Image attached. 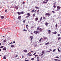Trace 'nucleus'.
Returning <instances> with one entry per match:
<instances>
[{
	"mask_svg": "<svg viewBox=\"0 0 61 61\" xmlns=\"http://www.w3.org/2000/svg\"><path fill=\"white\" fill-rule=\"evenodd\" d=\"M27 15H27V16H26V18H28V17L30 16V13H28L27 14Z\"/></svg>",
	"mask_w": 61,
	"mask_h": 61,
	"instance_id": "f257e3e1",
	"label": "nucleus"
},
{
	"mask_svg": "<svg viewBox=\"0 0 61 61\" xmlns=\"http://www.w3.org/2000/svg\"><path fill=\"white\" fill-rule=\"evenodd\" d=\"M42 17H41L40 18V20H38V23H39L40 22H41V21H42Z\"/></svg>",
	"mask_w": 61,
	"mask_h": 61,
	"instance_id": "f03ea898",
	"label": "nucleus"
},
{
	"mask_svg": "<svg viewBox=\"0 0 61 61\" xmlns=\"http://www.w3.org/2000/svg\"><path fill=\"white\" fill-rule=\"evenodd\" d=\"M51 15V14L50 13H46L45 14L46 15H48V17H49Z\"/></svg>",
	"mask_w": 61,
	"mask_h": 61,
	"instance_id": "7ed1b4c3",
	"label": "nucleus"
},
{
	"mask_svg": "<svg viewBox=\"0 0 61 61\" xmlns=\"http://www.w3.org/2000/svg\"><path fill=\"white\" fill-rule=\"evenodd\" d=\"M38 20V18L37 17H36L35 19V20L36 21H37Z\"/></svg>",
	"mask_w": 61,
	"mask_h": 61,
	"instance_id": "20e7f679",
	"label": "nucleus"
},
{
	"mask_svg": "<svg viewBox=\"0 0 61 61\" xmlns=\"http://www.w3.org/2000/svg\"><path fill=\"white\" fill-rule=\"evenodd\" d=\"M17 13L18 14V15H21V12H17Z\"/></svg>",
	"mask_w": 61,
	"mask_h": 61,
	"instance_id": "39448f33",
	"label": "nucleus"
},
{
	"mask_svg": "<svg viewBox=\"0 0 61 61\" xmlns=\"http://www.w3.org/2000/svg\"><path fill=\"white\" fill-rule=\"evenodd\" d=\"M33 36H30V38H31V41H32V40L33 39Z\"/></svg>",
	"mask_w": 61,
	"mask_h": 61,
	"instance_id": "423d86ee",
	"label": "nucleus"
},
{
	"mask_svg": "<svg viewBox=\"0 0 61 61\" xmlns=\"http://www.w3.org/2000/svg\"><path fill=\"white\" fill-rule=\"evenodd\" d=\"M57 9H59L61 8V7L59 6H58L57 7Z\"/></svg>",
	"mask_w": 61,
	"mask_h": 61,
	"instance_id": "0eeeda50",
	"label": "nucleus"
},
{
	"mask_svg": "<svg viewBox=\"0 0 61 61\" xmlns=\"http://www.w3.org/2000/svg\"><path fill=\"white\" fill-rule=\"evenodd\" d=\"M21 17L20 16H18V18L17 19H21Z\"/></svg>",
	"mask_w": 61,
	"mask_h": 61,
	"instance_id": "6e6552de",
	"label": "nucleus"
},
{
	"mask_svg": "<svg viewBox=\"0 0 61 61\" xmlns=\"http://www.w3.org/2000/svg\"><path fill=\"white\" fill-rule=\"evenodd\" d=\"M15 8H16V9H18V6H16L15 7Z\"/></svg>",
	"mask_w": 61,
	"mask_h": 61,
	"instance_id": "1a4fd4ad",
	"label": "nucleus"
},
{
	"mask_svg": "<svg viewBox=\"0 0 61 61\" xmlns=\"http://www.w3.org/2000/svg\"><path fill=\"white\" fill-rule=\"evenodd\" d=\"M43 30V29L41 28H40L39 29V30L40 31H42Z\"/></svg>",
	"mask_w": 61,
	"mask_h": 61,
	"instance_id": "9d476101",
	"label": "nucleus"
},
{
	"mask_svg": "<svg viewBox=\"0 0 61 61\" xmlns=\"http://www.w3.org/2000/svg\"><path fill=\"white\" fill-rule=\"evenodd\" d=\"M3 50H5V51H6V49L5 47L3 48Z\"/></svg>",
	"mask_w": 61,
	"mask_h": 61,
	"instance_id": "9b49d317",
	"label": "nucleus"
},
{
	"mask_svg": "<svg viewBox=\"0 0 61 61\" xmlns=\"http://www.w3.org/2000/svg\"><path fill=\"white\" fill-rule=\"evenodd\" d=\"M57 33V32H56V31H55V32H54L53 33V34H56Z\"/></svg>",
	"mask_w": 61,
	"mask_h": 61,
	"instance_id": "f8f14e48",
	"label": "nucleus"
},
{
	"mask_svg": "<svg viewBox=\"0 0 61 61\" xmlns=\"http://www.w3.org/2000/svg\"><path fill=\"white\" fill-rule=\"evenodd\" d=\"M50 43L49 42H47L45 44V45H49Z\"/></svg>",
	"mask_w": 61,
	"mask_h": 61,
	"instance_id": "ddd939ff",
	"label": "nucleus"
},
{
	"mask_svg": "<svg viewBox=\"0 0 61 61\" xmlns=\"http://www.w3.org/2000/svg\"><path fill=\"white\" fill-rule=\"evenodd\" d=\"M27 50H23V51L24 52H25H25H27Z\"/></svg>",
	"mask_w": 61,
	"mask_h": 61,
	"instance_id": "4468645a",
	"label": "nucleus"
},
{
	"mask_svg": "<svg viewBox=\"0 0 61 61\" xmlns=\"http://www.w3.org/2000/svg\"><path fill=\"white\" fill-rule=\"evenodd\" d=\"M6 58V56H4L3 59H5Z\"/></svg>",
	"mask_w": 61,
	"mask_h": 61,
	"instance_id": "2eb2a0df",
	"label": "nucleus"
},
{
	"mask_svg": "<svg viewBox=\"0 0 61 61\" xmlns=\"http://www.w3.org/2000/svg\"><path fill=\"white\" fill-rule=\"evenodd\" d=\"M38 33H39V31H36V32L35 34H38Z\"/></svg>",
	"mask_w": 61,
	"mask_h": 61,
	"instance_id": "dca6fc26",
	"label": "nucleus"
},
{
	"mask_svg": "<svg viewBox=\"0 0 61 61\" xmlns=\"http://www.w3.org/2000/svg\"><path fill=\"white\" fill-rule=\"evenodd\" d=\"M57 25H58L57 24H56L55 25V27H56V29L57 28Z\"/></svg>",
	"mask_w": 61,
	"mask_h": 61,
	"instance_id": "f3484780",
	"label": "nucleus"
},
{
	"mask_svg": "<svg viewBox=\"0 0 61 61\" xmlns=\"http://www.w3.org/2000/svg\"><path fill=\"white\" fill-rule=\"evenodd\" d=\"M7 40L6 39L3 42L4 43H5V42H6Z\"/></svg>",
	"mask_w": 61,
	"mask_h": 61,
	"instance_id": "a211bd4d",
	"label": "nucleus"
},
{
	"mask_svg": "<svg viewBox=\"0 0 61 61\" xmlns=\"http://www.w3.org/2000/svg\"><path fill=\"white\" fill-rule=\"evenodd\" d=\"M42 18L43 19H45H45H46V17H45V16H43L42 17Z\"/></svg>",
	"mask_w": 61,
	"mask_h": 61,
	"instance_id": "6ab92c4d",
	"label": "nucleus"
},
{
	"mask_svg": "<svg viewBox=\"0 0 61 61\" xmlns=\"http://www.w3.org/2000/svg\"><path fill=\"white\" fill-rule=\"evenodd\" d=\"M47 38V37H43V39H45V40H46V39Z\"/></svg>",
	"mask_w": 61,
	"mask_h": 61,
	"instance_id": "aec40b11",
	"label": "nucleus"
},
{
	"mask_svg": "<svg viewBox=\"0 0 61 61\" xmlns=\"http://www.w3.org/2000/svg\"><path fill=\"white\" fill-rule=\"evenodd\" d=\"M14 46H14V45H11V47L13 48V47H14Z\"/></svg>",
	"mask_w": 61,
	"mask_h": 61,
	"instance_id": "412c9836",
	"label": "nucleus"
},
{
	"mask_svg": "<svg viewBox=\"0 0 61 61\" xmlns=\"http://www.w3.org/2000/svg\"><path fill=\"white\" fill-rule=\"evenodd\" d=\"M1 18H2V19H3V18H4V17H5L3 16H1Z\"/></svg>",
	"mask_w": 61,
	"mask_h": 61,
	"instance_id": "4be33fe9",
	"label": "nucleus"
},
{
	"mask_svg": "<svg viewBox=\"0 0 61 61\" xmlns=\"http://www.w3.org/2000/svg\"><path fill=\"white\" fill-rule=\"evenodd\" d=\"M34 59H35V58H33L31 59V60H32V61L34 60Z\"/></svg>",
	"mask_w": 61,
	"mask_h": 61,
	"instance_id": "5701e85b",
	"label": "nucleus"
},
{
	"mask_svg": "<svg viewBox=\"0 0 61 61\" xmlns=\"http://www.w3.org/2000/svg\"><path fill=\"white\" fill-rule=\"evenodd\" d=\"M48 34H50V33H51V31L50 30H48Z\"/></svg>",
	"mask_w": 61,
	"mask_h": 61,
	"instance_id": "b1692460",
	"label": "nucleus"
},
{
	"mask_svg": "<svg viewBox=\"0 0 61 61\" xmlns=\"http://www.w3.org/2000/svg\"><path fill=\"white\" fill-rule=\"evenodd\" d=\"M35 8H36V9H39V7L36 6Z\"/></svg>",
	"mask_w": 61,
	"mask_h": 61,
	"instance_id": "393cba45",
	"label": "nucleus"
},
{
	"mask_svg": "<svg viewBox=\"0 0 61 61\" xmlns=\"http://www.w3.org/2000/svg\"><path fill=\"white\" fill-rule=\"evenodd\" d=\"M36 46H37V44H36L34 45V47H36Z\"/></svg>",
	"mask_w": 61,
	"mask_h": 61,
	"instance_id": "a878e982",
	"label": "nucleus"
},
{
	"mask_svg": "<svg viewBox=\"0 0 61 61\" xmlns=\"http://www.w3.org/2000/svg\"><path fill=\"white\" fill-rule=\"evenodd\" d=\"M43 3L44 4H45V3H46V4L47 3V2H45V1H43Z\"/></svg>",
	"mask_w": 61,
	"mask_h": 61,
	"instance_id": "bb28decb",
	"label": "nucleus"
},
{
	"mask_svg": "<svg viewBox=\"0 0 61 61\" xmlns=\"http://www.w3.org/2000/svg\"><path fill=\"white\" fill-rule=\"evenodd\" d=\"M53 7L55 9L56 8V5H53Z\"/></svg>",
	"mask_w": 61,
	"mask_h": 61,
	"instance_id": "cd10ccee",
	"label": "nucleus"
},
{
	"mask_svg": "<svg viewBox=\"0 0 61 61\" xmlns=\"http://www.w3.org/2000/svg\"><path fill=\"white\" fill-rule=\"evenodd\" d=\"M31 54V53L29 52L27 54V55H30V54Z\"/></svg>",
	"mask_w": 61,
	"mask_h": 61,
	"instance_id": "c85d7f7f",
	"label": "nucleus"
},
{
	"mask_svg": "<svg viewBox=\"0 0 61 61\" xmlns=\"http://www.w3.org/2000/svg\"><path fill=\"white\" fill-rule=\"evenodd\" d=\"M22 30L24 31H25V32H26V31H27V30H25V29L23 30Z\"/></svg>",
	"mask_w": 61,
	"mask_h": 61,
	"instance_id": "c756f323",
	"label": "nucleus"
},
{
	"mask_svg": "<svg viewBox=\"0 0 61 61\" xmlns=\"http://www.w3.org/2000/svg\"><path fill=\"white\" fill-rule=\"evenodd\" d=\"M50 51H46V53H50Z\"/></svg>",
	"mask_w": 61,
	"mask_h": 61,
	"instance_id": "7c9ffc66",
	"label": "nucleus"
},
{
	"mask_svg": "<svg viewBox=\"0 0 61 61\" xmlns=\"http://www.w3.org/2000/svg\"><path fill=\"white\" fill-rule=\"evenodd\" d=\"M33 17H34L35 16V14H33Z\"/></svg>",
	"mask_w": 61,
	"mask_h": 61,
	"instance_id": "2f4dec72",
	"label": "nucleus"
},
{
	"mask_svg": "<svg viewBox=\"0 0 61 61\" xmlns=\"http://www.w3.org/2000/svg\"><path fill=\"white\" fill-rule=\"evenodd\" d=\"M61 39V38L60 37H59L58 38V40H59Z\"/></svg>",
	"mask_w": 61,
	"mask_h": 61,
	"instance_id": "473e14b6",
	"label": "nucleus"
},
{
	"mask_svg": "<svg viewBox=\"0 0 61 61\" xmlns=\"http://www.w3.org/2000/svg\"><path fill=\"white\" fill-rule=\"evenodd\" d=\"M45 1H46V2H48V0H44Z\"/></svg>",
	"mask_w": 61,
	"mask_h": 61,
	"instance_id": "72a5a7b5",
	"label": "nucleus"
},
{
	"mask_svg": "<svg viewBox=\"0 0 61 61\" xmlns=\"http://www.w3.org/2000/svg\"><path fill=\"white\" fill-rule=\"evenodd\" d=\"M42 38H41L40 39V40H39L40 42H41V41H42Z\"/></svg>",
	"mask_w": 61,
	"mask_h": 61,
	"instance_id": "f704fd0d",
	"label": "nucleus"
},
{
	"mask_svg": "<svg viewBox=\"0 0 61 61\" xmlns=\"http://www.w3.org/2000/svg\"><path fill=\"white\" fill-rule=\"evenodd\" d=\"M58 52H61V51L59 50V49H58Z\"/></svg>",
	"mask_w": 61,
	"mask_h": 61,
	"instance_id": "c9c22d12",
	"label": "nucleus"
},
{
	"mask_svg": "<svg viewBox=\"0 0 61 61\" xmlns=\"http://www.w3.org/2000/svg\"><path fill=\"white\" fill-rule=\"evenodd\" d=\"M45 25L46 26H47V25H48V23H46L45 24Z\"/></svg>",
	"mask_w": 61,
	"mask_h": 61,
	"instance_id": "e433bc0d",
	"label": "nucleus"
},
{
	"mask_svg": "<svg viewBox=\"0 0 61 61\" xmlns=\"http://www.w3.org/2000/svg\"><path fill=\"white\" fill-rule=\"evenodd\" d=\"M36 52H35V53L33 54L32 55V56H34V55H36Z\"/></svg>",
	"mask_w": 61,
	"mask_h": 61,
	"instance_id": "4c0bfd02",
	"label": "nucleus"
},
{
	"mask_svg": "<svg viewBox=\"0 0 61 61\" xmlns=\"http://www.w3.org/2000/svg\"><path fill=\"white\" fill-rule=\"evenodd\" d=\"M34 10H32V11H31V12L32 13H34Z\"/></svg>",
	"mask_w": 61,
	"mask_h": 61,
	"instance_id": "58836bf2",
	"label": "nucleus"
},
{
	"mask_svg": "<svg viewBox=\"0 0 61 61\" xmlns=\"http://www.w3.org/2000/svg\"><path fill=\"white\" fill-rule=\"evenodd\" d=\"M54 60H55V61H56V60H58V59H54Z\"/></svg>",
	"mask_w": 61,
	"mask_h": 61,
	"instance_id": "ea45409f",
	"label": "nucleus"
},
{
	"mask_svg": "<svg viewBox=\"0 0 61 61\" xmlns=\"http://www.w3.org/2000/svg\"><path fill=\"white\" fill-rule=\"evenodd\" d=\"M54 5H56V3H53Z\"/></svg>",
	"mask_w": 61,
	"mask_h": 61,
	"instance_id": "a19ab883",
	"label": "nucleus"
},
{
	"mask_svg": "<svg viewBox=\"0 0 61 61\" xmlns=\"http://www.w3.org/2000/svg\"><path fill=\"white\" fill-rule=\"evenodd\" d=\"M55 57L56 58H59V57L57 56Z\"/></svg>",
	"mask_w": 61,
	"mask_h": 61,
	"instance_id": "79ce46f5",
	"label": "nucleus"
},
{
	"mask_svg": "<svg viewBox=\"0 0 61 61\" xmlns=\"http://www.w3.org/2000/svg\"><path fill=\"white\" fill-rule=\"evenodd\" d=\"M3 47H4V46H1L0 47V48H3Z\"/></svg>",
	"mask_w": 61,
	"mask_h": 61,
	"instance_id": "37998d69",
	"label": "nucleus"
},
{
	"mask_svg": "<svg viewBox=\"0 0 61 61\" xmlns=\"http://www.w3.org/2000/svg\"><path fill=\"white\" fill-rule=\"evenodd\" d=\"M24 14V12L23 11H22L21 12V14Z\"/></svg>",
	"mask_w": 61,
	"mask_h": 61,
	"instance_id": "c03bdc74",
	"label": "nucleus"
},
{
	"mask_svg": "<svg viewBox=\"0 0 61 61\" xmlns=\"http://www.w3.org/2000/svg\"><path fill=\"white\" fill-rule=\"evenodd\" d=\"M52 13H53V14H55V12H54V11H52Z\"/></svg>",
	"mask_w": 61,
	"mask_h": 61,
	"instance_id": "a18cd8bd",
	"label": "nucleus"
},
{
	"mask_svg": "<svg viewBox=\"0 0 61 61\" xmlns=\"http://www.w3.org/2000/svg\"><path fill=\"white\" fill-rule=\"evenodd\" d=\"M37 30H39V27H38L37 28Z\"/></svg>",
	"mask_w": 61,
	"mask_h": 61,
	"instance_id": "49530a36",
	"label": "nucleus"
},
{
	"mask_svg": "<svg viewBox=\"0 0 61 61\" xmlns=\"http://www.w3.org/2000/svg\"><path fill=\"white\" fill-rule=\"evenodd\" d=\"M56 49H55L54 50H53V52H55V51H56Z\"/></svg>",
	"mask_w": 61,
	"mask_h": 61,
	"instance_id": "de8ad7c7",
	"label": "nucleus"
},
{
	"mask_svg": "<svg viewBox=\"0 0 61 61\" xmlns=\"http://www.w3.org/2000/svg\"><path fill=\"white\" fill-rule=\"evenodd\" d=\"M38 56V55H35V57H36V56Z\"/></svg>",
	"mask_w": 61,
	"mask_h": 61,
	"instance_id": "09e8293b",
	"label": "nucleus"
},
{
	"mask_svg": "<svg viewBox=\"0 0 61 61\" xmlns=\"http://www.w3.org/2000/svg\"><path fill=\"white\" fill-rule=\"evenodd\" d=\"M49 50L50 51H52V50L51 49H50Z\"/></svg>",
	"mask_w": 61,
	"mask_h": 61,
	"instance_id": "8fccbe9b",
	"label": "nucleus"
},
{
	"mask_svg": "<svg viewBox=\"0 0 61 61\" xmlns=\"http://www.w3.org/2000/svg\"><path fill=\"white\" fill-rule=\"evenodd\" d=\"M45 52V51H42L41 53H44Z\"/></svg>",
	"mask_w": 61,
	"mask_h": 61,
	"instance_id": "3c124183",
	"label": "nucleus"
},
{
	"mask_svg": "<svg viewBox=\"0 0 61 61\" xmlns=\"http://www.w3.org/2000/svg\"><path fill=\"white\" fill-rule=\"evenodd\" d=\"M36 30H35V31H34V34H35V33H36Z\"/></svg>",
	"mask_w": 61,
	"mask_h": 61,
	"instance_id": "603ef678",
	"label": "nucleus"
},
{
	"mask_svg": "<svg viewBox=\"0 0 61 61\" xmlns=\"http://www.w3.org/2000/svg\"><path fill=\"white\" fill-rule=\"evenodd\" d=\"M22 4H25V2L24 1H23Z\"/></svg>",
	"mask_w": 61,
	"mask_h": 61,
	"instance_id": "864d4df0",
	"label": "nucleus"
},
{
	"mask_svg": "<svg viewBox=\"0 0 61 61\" xmlns=\"http://www.w3.org/2000/svg\"><path fill=\"white\" fill-rule=\"evenodd\" d=\"M60 36V34H58V36Z\"/></svg>",
	"mask_w": 61,
	"mask_h": 61,
	"instance_id": "5fc2aeb1",
	"label": "nucleus"
},
{
	"mask_svg": "<svg viewBox=\"0 0 61 61\" xmlns=\"http://www.w3.org/2000/svg\"><path fill=\"white\" fill-rule=\"evenodd\" d=\"M39 10H37V12H39Z\"/></svg>",
	"mask_w": 61,
	"mask_h": 61,
	"instance_id": "6e6d98bb",
	"label": "nucleus"
},
{
	"mask_svg": "<svg viewBox=\"0 0 61 61\" xmlns=\"http://www.w3.org/2000/svg\"><path fill=\"white\" fill-rule=\"evenodd\" d=\"M24 23H25V20H23Z\"/></svg>",
	"mask_w": 61,
	"mask_h": 61,
	"instance_id": "4d7b16f0",
	"label": "nucleus"
},
{
	"mask_svg": "<svg viewBox=\"0 0 61 61\" xmlns=\"http://www.w3.org/2000/svg\"><path fill=\"white\" fill-rule=\"evenodd\" d=\"M17 56H18V55H16L15 56V57H17Z\"/></svg>",
	"mask_w": 61,
	"mask_h": 61,
	"instance_id": "13d9d810",
	"label": "nucleus"
},
{
	"mask_svg": "<svg viewBox=\"0 0 61 61\" xmlns=\"http://www.w3.org/2000/svg\"><path fill=\"white\" fill-rule=\"evenodd\" d=\"M12 43V42H11L10 43V44H9L8 45H10V44H11Z\"/></svg>",
	"mask_w": 61,
	"mask_h": 61,
	"instance_id": "bf43d9fd",
	"label": "nucleus"
},
{
	"mask_svg": "<svg viewBox=\"0 0 61 61\" xmlns=\"http://www.w3.org/2000/svg\"><path fill=\"white\" fill-rule=\"evenodd\" d=\"M32 56V54H30L29 55V56Z\"/></svg>",
	"mask_w": 61,
	"mask_h": 61,
	"instance_id": "052dcab7",
	"label": "nucleus"
},
{
	"mask_svg": "<svg viewBox=\"0 0 61 61\" xmlns=\"http://www.w3.org/2000/svg\"><path fill=\"white\" fill-rule=\"evenodd\" d=\"M59 10V9H57V11H59V10Z\"/></svg>",
	"mask_w": 61,
	"mask_h": 61,
	"instance_id": "680f3d73",
	"label": "nucleus"
},
{
	"mask_svg": "<svg viewBox=\"0 0 61 61\" xmlns=\"http://www.w3.org/2000/svg\"><path fill=\"white\" fill-rule=\"evenodd\" d=\"M5 12H7V10H6L5 11Z\"/></svg>",
	"mask_w": 61,
	"mask_h": 61,
	"instance_id": "e2e57ef3",
	"label": "nucleus"
},
{
	"mask_svg": "<svg viewBox=\"0 0 61 61\" xmlns=\"http://www.w3.org/2000/svg\"><path fill=\"white\" fill-rule=\"evenodd\" d=\"M36 10H34V12H35V13H36Z\"/></svg>",
	"mask_w": 61,
	"mask_h": 61,
	"instance_id": "0e129e2a",
	"label": "nucleus"
},
{
	"mask_svg": "<svg viewBox=\"0 0 61 61\" xmlns=\"http://www.w3.org/2000/svg\"><path fill=\"white\" fill-rule=\"evenodd\" d=\"M30 52H31V53H32V52H34V51H31Z\"/></svg>",
	"mask_w": 61,
	"mask_h": 61,
	"instance_id": "69168bd1",
	"label": "nucleus"
},
{
	"mask_svg": "<svg viewBox=\"0 0 61 61\" xmlns=\"http://www.w3.org/2000/svg\"><path fill=\"white\" fill-rule=\"evenodd\" d=\"M37 59H39V57H37Z\"/></svg>",
	"mask_w": 61,
	"mask_h": 61,
	"instance_id": "338daca9",
	"label": "nucleus"
},
{
	"mask_svg": "<svg viewBox=\"0 0 61 61\" xmlns=\"http://www.w3.org/2000/svg\"><path fill=\"white\" fill-rule=\"evenodd\" d=\"M44 55V54H41V56H42V55Z\"/></svg>",
	"mask_w": 61,
	"mask_h": 61,
	"instance_id": "774afa93",
	"label": "nucleus"
}]
</instances>
